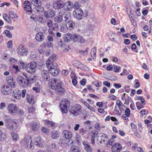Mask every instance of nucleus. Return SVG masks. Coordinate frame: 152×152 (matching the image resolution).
<instances>
[{"instance_id": "1", "label": "nucleus", "mask_w": 152, "mask_h": 152, "mask_svg": "<svg viewBox=\"0 0 152 152\" xmlns=\"http://www.w3.org/2000/svg\"><path fill=\"white\" fill-rule=\"evenodd\" d=\"M51 88L56 90L59 94H61L64 91V84L58 79H54L52 80L50 83Z\"/></svg>"}, {"instance_id": "2", "label": "nucleus", "mask_w": 152, "mask_h": 152, "mask_svg": "<svg viewBox=\"0 0 152 152\" xmlns=\"http://www.w3.org/2000/svg\"><path fill=\"white\" fill-rule=\"evenodd\" d=\"M70 104V102L67 100V108L68 107V110L70 115L75 116H77L81 113L82 108L80 105L77 104L72 106Z\"/></svg>"}, {"instance_id": "3", "label": "nucleus", "mask_w": 152, "mask_h": 152, "mask_svg": "<svg viewBox=\"0 0 152 152\" xmlns=\"http://www.w3.org/2000/svg\"><path fill=\"white\" fill-rule=\"evenodd\" d=\"M21 143L26 148H28L31 150H32L34 148L32 139L29 136L25 137L21 141Z\"/></svg>"}, {"instance_id": "4", "label": "nucleus", "mask_w": 152, "mask_h": 152, "mask_svg": "<svg viewBox=\"0 0 152 152\" xmlns=\"http://www.w3.org/2000/svg\"><path fill=\"white\" fill-rule=\"evenodd\" d=\"M32 4L35 7L33 8L34 12L40 13L44 10V8L41 7V3L40 0H31Z\"/></svg>"}, {"instance_id": "5", "label": "nucleus", "mask_w": 152, "mask_h": 152, "mask_svg": "<svg viewBox=\"0 0 152 152\" xmlns=\"http://www.w3.org/2000/svg\"><path fill=\"white\" fill-rule=\"evenodd\" d=\"M37 66L36 63L31 62L26 65L25 69L29 73H33L35 72Z\"/></svg>"}, {"instance_id": "6", "label": "nucleus", "mask_w": 152, "mask_h": 152, "mask_svg": "<svg viewBox=\"0 0 152 152\" xmlns=\"http://www.w3.org/2000/svg\"><path fill=\"white\" fill-rule=\"evenodd\" d=\"M56 55L55 54H53L46 61L47 67L48 68H49L54 66V65L56 64L54 63V62L56 61Z\"/></svg>"}, {"instance_id": "7", "label": "nucleus", "mask_w": 152, "mask_h": 152, "mask_svg": "<svg viewBox=\"0 0 152 152\" xmlns=\"http://www.w3.org/2000/svg\"><path fill=\"white\" fill-rule=\"evenodd\" d=\"M73 15L76 18L79 19H82L84 17V14L83 10L81 9H76L73 11Z\"/></svg>"}, {"instance_id": "8", "label": "nucleus", "mask_w": 152, "mask_h": 152, "mask_svg": "<svg viewBox=\"0 0 152 152\" xmlns=\"http://www.w3.org/2000/svg\"><path fill=\"white\" fill-rule=\"evenodd\" d=\"M18 109L17 106L13 104H10L8 105L7 110L8 113L11 114L15 115Z\"/></svg>"}, {"instance_id": "9", "label": "nucleus", "mask_w": 152, "mask_h": 152, "mask_svg": "<svg viewBox=\"0 0 152 152\" xmlns=\"http://www.w3.org/2000/svg\"><path fill=\"white\" fill-rule=\"evenodd\" d=\"M17 81L18 84L21 86L25 87L28 86V83H27L26 78H25L22 76H18L17 77Z\"/></svg>"}, {"instance_id": "10", "label": "nucleus", "mask_w": 152, "mask_h": 152, "mask_svg": "<svg viewBox=\"0 0 152 152\" xmlns=\"http://www.w3.org/2000/svg\"><path fill=\"white\" fill-rule=\"evenodd\" d=\"M49 71L50 73L53 76H56L58 75L59 69L58 67V65L55 64L54 66L49 68Z\"/></svg>"}, {"instance_id": "11", "label": "nucleus", "mask_w": 152, "mask_h": 152, "mask_svg": "<svg viewBox=\"0 0 152 152\" xmlns=\"http://www.w3.org/2000/svg\"><path fill=\"white\" fill-rule=\"evenodd\" d=\"M41 75L43 80L48 82L50 80V77L49 72L46 70H42L41 71Z\"/></svg>"}, {"instance_id": "12", "label": "nucleus", "mask_w": 152, "mask_h": 152, "mask_svg": "<svg viewBox=\"0 0 152 152\" xmlns=\"http://www.w3.org/2000/svg\"><path fill=\"white\" fill-rule=\"evenodd\" d=\"M34 143L37 146L41 147L43 146L44 142L41 137H38L34 139Z\"/></svg>"}, {"instance_id": "13", "label": "nucleus", "mask_w": 152, "mask_h": 152, "mask_svg": "<svg viewBox=\"0 0 152 152\" xmlns=\"http://www.w3.org/2000/svg\"><path fill=\"white\" fill-rule=\"evenodd\" d=\"M64 5V2L61 0L56 1L53 3V7L54 9H58L62 8Z\"/></svg>"}, {"instance_id": "14", "label": "nucleus", "mask_w": 152, "mask_h": 152, "mask_svg": "<svg viewBox=\"0 0 152 152\" xmlns=\"http://www.w3.org/2000/svg\"><path fill=\"white\" fill-rule=\"evenodd\" d=\"M66 99L62 100L60 103V107L62 113H66Z\"/></svg>"}, {"instance_id": "15", "label": "nucleus", "mask_w": 152, "mask_h": 152, "mask_svg": "<svg viewBox=\"0 0 152 152\" xmlns=\"http://www.w3.org/2000/svg\"><path fill=\"white\" fill-rule=\"evenodd\" d=\"M12 91L11 89L9 86L5 85L3 86L1 90L2 94L4 95L10 94Z\"/></svg>"}, {"instance_id": "16", "label": "nucleus", "mask_w": 152, "mask_h": 152, "mask_svg": "<svg viewBox=\"0 0 152 152\" xmlns=\"http://www.w3.org/2000/svg\"><path fill=\"white\" fill-rule=\"evenodd\" d=\"M17 50L18 53L21 55V56H23L28 51V49L25 48L24 46L21 45H20L18 46Z\"/></svg>"}, {"instance_id": "17", "label": "nucleus", "mask_w": 152, "mask_h": 152, "mask_svg": "<svg viewBox=\"0 0 152 152\" xmlns=\"http://www.w3.org/2000/svg\"><path fill=\"white\" fill-rule=\"evenodd\" d=\"M69 16L67 17V29L69 30H72L75 26V23L73 21H69L68 20L71 18V15L69 14Z\"/></svg>"}, {"instance_id": "18", "label": "nucleus", "mask_w": 152, "mask_h": 152, "mask_svg": "<svg viewBox=\"0 0 152 152\" xmlns=\"http://www.w3.org/2000/svg\"><path fill=\"white\" fill-rule=\"evenodd\" d=\"M23 4L24 5V9L25 10L29 12H32V6L29 1H26L24 2Z\"/></svg>"}, {"instance_id": "19", "label": "nucleus", "mask_w": 152, "mask_h": 152, "mask_svg": "<svg viewBox=\"0 0 152 152\" xmlns=\"http://www.w3.org/2000/svg\"><path fill=\"white\" fill-rule=\"evenodd\" d=\"M122 149L121 145L118 143H115L113 145L111 148L112 152H119Z\"/></svg>"}, {"instance_id": "20", "label": "nucleus", "mask_w": 152, "mask_h": 152, "mask_svg": "<svg viewBox=\"0 0 152 152\" xmlns=\"http://www.w3.org/2000/svg\"><path fill=\"white\" fill-rule=\"evenodd\" d=\"M66 130H64L62 134L63 137L61 138L60 140V142L61 143V145L62 147L66 146Z\"/></svg>"}, {"instance_id": "21", "label": "nucleus", "mask_w": 152, "mask_h": 152, "mask_svg": "<svg viewBox=\"0 0 152 152\" xmlns=\"http://www.w3.org/2000/svg\"><path fill=\"white\" fill-rule=\"evenodd\" d=\"M72 134L70 131H68L67 132V140L68 139L69 141H68L69 143L71 145H73L75 144V142L74 140L72 139Z\"/></svg>"}, {"instance_id": "22", "label": "nucleus", "mask_w": 152, "mask_h": 152, "mask_svg": "<svg viewBox=\"0 0 152 152\" xmlns=\"http://www.w3.org/2000/svg\"><path fill=\"white\" fill-rule=\"evenodd\" d=\"M21 91L18 89H16L13 91L12 96L15 98L19 99L21 98Z\"/></svg>"}, {"instance_id": "23", "label": "nucleus", "mask_w": 152, "mask_h": 152, "mask_svg": "<svg viewBox=\"0 0 152 152\" xmlns=\"http://www.w3.org/2000/svg\"><path fill=\"white\" fill-rule=\"evenodd\" d=\"M56 145L55 144L51 143L50 145L47 146V151L48 152H53L56 151Z\"/></svg>"}, {"instance_id": "24", "label": "nucleus", "mask_w": 152, "mask_h": 152, "mask_svg": "<svg viewBox=\"0 0 152 152\" xmlns=\"http://www.w3.org/2000/svg\"><path fill=\"white\" fill-rule=\"evenodd\" d=\"M26 96L27 101L30 104H33L35 102L34 96L31 94H27Z\"/></svg>"}, {"instance_id": "25", "label": "nucleus", "mask_w": 152, "mask_h": 152, "mask_svg": "<svg viewBox=\"0 0 152 152\" xmlns=\"http://www.w3.org/2000/svg\"><path fill=\"white\" fill-rule=\"evenodd\" d=\"M35 38L38 42H41L44 40L45 37L43 33L39 32L36 34Z\"/></svg>"}, {"instance_id": "26", "label": "nucleus", "mask_w": 152, "mask_h": 152, "mask_svg": "<svg viewBox=\"0 0 152 152\" xmlns=\"http://www.w3.org/2000/svg\"><path fill=\"white\" fill-rule=\"evenodd\" d=\"M7 80L8 84L11 87L15 88L16 87L15 82L14 81L12 77H8L7 78Z\"/></svg>"}, {"instance_id": "27", "label": "nucleus", "mask_w": 152, "mask_h": 152, "mask_svg": "<svg viewBox=\"0 0 152 152\" xmlns=\"http://www.w3.org/2000/svg\"><path fill=\"white\" fill-rule=\"evenodd\" d=\"M83 144L85 147V149L87 152H91L92 150V148L87 142L85 141H83Z\"/></svg>"}, {"instance_id": "28", "label": "nucleus", "mask_w": 152, "mask_h": 152, "mask_svg": "<svg viewBox=\"0 0 152 152\" xmlns=\"http://www.w3.org/2000/svg\"><path fill=\"white\" fill-rule=\"evenodd\" d=\"M31 128L34 131H37L39 129V126L35 122H32L31 124Z\"/></svg>"}, {"instance_id": "29", "label": "nucleus", "mask_w": 152, "mask_h": 152, "mask_svg": "<svg viewBox=\"0 0 152 152\" xmlns=\"http://www.w3.org/2000/svg\"><path fill=\"white\" fill-rule=\"evenodd\" d=\"M100 142L102 144L105 143V142H107L108 140V138L107 135L105 134H102L100 136Z\"/></svg>"}, {"instance_id": "30", "label": "nucleus", "mask_w": 152, "mask_h": 152, "mask_svg": "<svg viewBox=\"0 0 152 152\" xmlns=\"http://www.w3.org/2000/svg\"><path fill=\"white\" fill-rule=\"evenodd\" d=\"M55 36V34L52 31L49 32V34L47 37V39L50 42H53L54 39L53 37Z\"/></svg>"}, {"instance_id": "31", "label": "nucleus", "mask_w": 152, "mask_h": 152, "mask_svg": "<svg viewBox=\"0 0 152 152\" xmlns=\"http://www.w3.org/2000/svg\"><path fill=\"white\" fill-rule=\"evenodd\" d=\"M27 80V82L28 83V86L30 84L34 83L35 81V78H34L33 76L31 75L29 77L25 76Z\"/></svg>"}, {"instance_id": "32", "label": "nucleus", "mask_w": 152, "mask_h": 152, "mask_svg": "<svg viewBox=\"0 0 152 152\" xmlns=\"http://www.w3.org/2000/svg\"><path fill=\"white\" fill-rule=\"evenodd\" d=\"M70 151V152H81L78 146L75 145L71 146Z\"/></svg>"}, {"instance_id": "33", "label": "nucleus", "mask_w": 152, "mask_h": 152, "mask_svg": "<svg viewBox=\"0 0 152 152\" xmlns=\"http://www.w3.org/2000/svg\"><path fill=\"white\" fill-rule=\"evenodd\" d=\"M3 16L4 19L6 21L10 23H12L11 20L7 14H4Z\"/></svg>"}, {"instance_id": "34", "label": "nucleus", "mask_w": 152, "mask_h": 152, "mask_svg": "<svg viewBox=\"0 0 152 152\" xmlns=\"http://www.w3.org/2000/svg\"><path fill=\"white\" fill-rule=\"evenodd\" d=\"M51 135V137L52 139H55L58 137L59 136V134L58 133L55 131H53L52 132Z\"/></svg>"}, {"instance_id": "35", "label": "nucleus", "mask_w": 152, "mask_h": 152, "mask_svg": "<svg viewBox=\"0 0 152 152\" xmlns=\"http://www.w3.org/2000/svg\"><path fill=\"white\" fill-rule=\"evenodd\" d=\"M5 124L6 126L8 129H10L11 130H13V123L12 122L8 123H5Z\"/></svg>"}, {"instance_id": "36", "label": "nucleus", "mask_w": 152, "mask_h": 152, "mask_svg": "<svg viewBox=\"0 0 152 152\" xmlns=\"http://www.w3.org/2000/svg\"><path fill=\"white\" fill-rule=\"evenodd\" d=\"M96 135V134L95 133V132H92L91 142V143L93 145H94L95 143V140Z\"/></svg>"}, {"instance_id": "37", "label": "nucleus", "mask_w": 152, "mask_h": 152, "mask_svg": "<svg viewBox=\"0 0 152 152\" xmlns=\"http://www.w3.org/2000/svg\"><path fill=\"white\" fill-rule=\"evenodd\" d=\"M45 124L46 125L51 127H53L55 126V124L54 122L49 121H46Z\"/></svg>"}, {"instance_id": "38", "label": "nucleus", "mask_w": 152, "mask_h": 152, "mask_svg": "<svg viewBox=\"0 0 152 152\" xmlns=\"http://www.w3.org/2000/svg\"><path fill=\"white\" fill-rule=\"evenodd\" d=\"M11 136L13 140L14 141H17L18 139V134L14 132H12L11 133Z\"/></svg>"}, {"instance_id": "39", "label": "nucleus", "mask_w": 152, "mask_h": 152, "mask_svg": "<svg viewBox=\"0 0 152 152\" xmlns=\"http://www.w3.org/2000/svg\"><path fill=\"white\" fill-rule=\"evenodd\" d=\"M43 46L45 47L46 46L48 47H52L53 46V43L49 41L45 43V42L43 43Z\"/></svg>"}, {"instance_id": "40", "label": "nucleus", "mask_w": 152, "mask_h": 152, "mask_svg": "<svg viewBox=\"0 0 152 152\" xmlns=\"http://www.w3.org/2000/svg\"><path fill=\"white\" fill-rule=\"evenodd\" d=\"M10 17L12 18H17L18 16L16 14L15 12L11 11L9 12Z\"/></svg>"}, {"instance_id": "41", "label": "nucleus", "mask_w": 152, "mask_h": 152, "mask_svg": "<svg viewBox=\"0 0 152 152\" xmlns=\"http://www.w3.org/2000/svg\"><path fill=\"white\" fill-rule=\"evenodd\" d=\"M91 54L93 58H95L96 56V51L95 48H92L91 50Z\"/></svg>"}, {"instance_id": "42", "label": "nucleus", "mask_w": 152, "mask_h": 152, "mask_svg": "<svg viewBox=\"0 0 152 152\" xmlns=\"http://www.w3.org/2000/svg\"><path fill=\"white\" fill-rule=\"evenodd\" d=\"M58 45H59L60 46L61 48L63 49V50L64 51H65L66 50V48H65L66 45L61 40L59 42Z\"/></svg>"}, {"instance_id": "43", "label": "nucleus", "mask_w": 152, "mask_h": 152, "mask_svg": "<svg viewBox=\"0 0 152 152\" xmlns=\"http://www.w3.org/2000/svg\"><path fill=\"white\" fill-rule=\"evenodd\" d=\"M136 105L137 109L139 110L143 108L144 107V106L140 102H138L136 103Z\"/></svg>"}, {"instance_id": "44", "label": "nucleus", "mask_w": 152, "mask_h": 152, "mask_svg": "<svg viewBox=\"0 0 152 152\" xmlns=\"http://www.w3.org/2000/svg\"><path fill=\"white\" fill-rule=\"evenodd\" d=\"M62 20V17L61 15L56 17L55 18V21L58 23L61 22Z\"/></svg>"}, {"instance_id": "45", "label": "nucleus", "mask_w": 152, "mask_h": 152, "mask_svg": "<svg viewBox=\"0 0 152 152\" xmlns=\"http://www.w3.org/2000/svg\"><path fill=\"white\" fill-rule=\"evenodd\" d=\"M4 33L6 35V36L9 37V38H11L12 37V34L10 33V32L8 30H5L4 31Z\"/></svg>"}, {"instance_id": "46", "label": "nucleus", "mask_w": 152, "mask_h": 152, "mask_svg": "<svg viewBox=\"0 0 152 152\" xmlns=\"http://www.w3.org/2000/svg\"><path fill=\"white\" fill-rule=\"evenodd\" d=\"M73 39V35L70 33H67V42L70 41Z\"/></svg>"}, {"instance_id": "47", "label": "nucleus", "mask_w": 152, "mask_h": 152, "mask_svg": "<svg viewBox=\"0 0 152 152\" xmlns=\"http://www.w3.org/2000/svg\"><path fill=\"white\" fill-rule=\"evenodd\" d=\"M61 31L64 32H66V25L62 24L61 27Z\"/></svg>"}, {"instance_id": "48", "label": "nucleus", "mask_w": 152, "mask_h": 152, "mask_svg": "<svg viewBox=\"0 0 152 152\" xmlns=\"http://www.w3.org/2000/svg\"><path fill=\"white\" fill-rule=\"evenodd\" d=\"M125 115L127 117H129L130 114V110L129 108H126L125 111Z\"/></svg>"}, {"instance_id": "49", "label": "nucleus", "mask_w": 152, "mask_h": 152, "mask_svg": "<svg viewBox=\"0 0 152 152\" xmlns=\"http://www.w3.org/2000/svg\"><path fill=\"white\" fill-rule=\"evenodd\" d=\"M48 12H49L50 16L52 18H53L55 15V13L53 10H49V11H48Z\"/></svg>"}, {"instance_id": "50", "label": "nucleus", "mask_w": 152, "mask_h": 152, "mask_svg": "<svg viewBox=\"0 0 152 152\" xmlns=\"http://www.w3.org/2000/svg\"><path fill=\"white\" fill-rule=\"evenodd\" d=\"M116 104L118 106V107L121 112V106L123 104V103L120 100H118L116 101Z\"/></svg>"}, {"instance_id": "51", "label": "nucleus", "mask_w": 152, "mask_h": 152, "mask_svg": "<svg viewBox=\"0 0 152 152\" xmlns=\"http://www.w3.org/2000/svg\"><path fill=\"white\" fill-rule=\"evenodd\" d=\"M7 47L9 48H12V47L13 45L12 41H10L7 42Z\"/></svg>"}, {"instance_id": "52", "label": "nucleus", "mask_w": 152, "mask_h": 152, "mask_svg": "<svg viewBox=\"0 0 152 152\" xmlns=\"http://www.w3.org/2000/svg\"><path fill=\"white\" fill-rule=\"evenodd\" d=\"M131 126L132 131L134 132H136L137 131V126L133 123L131 124Z\"/></svg>"}, {"instance_id": "53", "label": "nucleus", "mask_w": 152, "mask_h": 152, "mask_svg": "<svg viewBox=\"0 0 152 152\" xmlns=\"http://www.w3.org/2000/svg\"><path fill=\"white\" fill-rule=\"evenodd\" d=\"M85 42V40L83 37L81 36H79L78 38L77 42H78L83 43Z\"/></svg>"}, {"instance_id": "54", "label": "nucleus", "mask_w": 152, "mask_h": 152, "mask_svg": "<svg viewBox=\"0 0 152 152\" xmlns=\"http://www.w3.org/2000/svg\"><path fill=\"white\" fill-rule=\"evenodd\" d=\"M79 36L77 34H75L74 36L73 35V39L74 42H77L78 38Z\"/></svg>"}, {"instance_id": "55", "label": "nucleus", "mask_w": 152, "mask_h": 152, "mask_svg": "<svg viewBox=\"0 0 152 152\" xmlns=\"http://www.w3.org/2000/svg\"><path fill=\"white\" fill-rule=\"evenodd\" d=\"M87 130L83 128H82L80 129L79 132L83 135H84L86 132Z\"/></svg>"}, {"instance_id": "56", "label": "nucleus", "mask_w": 152, "mask_h": 152, "mask_svg": "<svg viewBox=\"0 0 152 152\" xmlns=\"http://www.w3.org/2000/svg\"><path fill=\"white\" fill-rule=\"evenodd\" d=\"M72 3L71 2H70V1H69L68 4H69L68 5V6H67V8L69 10H70L72 9V7H73V5Z\"/></svg>"}, {"instance_id": "57", "label": "nucleus", "mask_w": 152, "mask_h": 152, "mask_svg": "<svg viewBox=\"0 0 152 152\" xmlns=\"http://www.w3.org/2000/svg\"><path fill=\"white\" fill-rule=\"evenodd\" d=\"M16 113L19 115H24V112L23 111V110L20 109L19 110H18L17 112Z\"/></svg>"}, {"instance_id": "58", "label": "nucleus", "mask_w": 152, "mask_h": 152, "mask_svg": "<svg viewBox=\"0 0 152 152\" xmlns=\"http://www.w3.org/2000/svg\"><path fill=\"white\" fill-rule=\"evenodd\" d=\"M147 112L145 110H142L140 112V113L141 114V116L142 117L143 116L146 114V113Z\"/></svg>"}, {"instance_id": "59", "label": "nucleus", "mask_w": 152, "mask_h": 152, "mask_svg": "<svg viewBox=\"0 0 152 152\" xmlns=\"http://www.w3.org/2000/svg\"><path fill=\"white\" fill-rule=\"evenodd\" d=\"M47 25L49 27H51L53 25V22L50 20H48L47 22Z\"/></svg>"}, {"instance_id": "60", "label": "nucleus", "mask_w": 152, "mask_h": 152, "mask_svg": "<svg viewBox=\"0 0 152 152\" xmlns=\"http://www.w3.org/2000/svg\"><path fill=\"white\" fill-rule=\"evenodd\" d=\"M80 7V6L79 4L77 2H75L74 5H73V7L74 8L76 9H79Z\"/></svg>"}, {"instance_id": "61", "label": "nucleus", "mask_w": 152, "mask_h": 152, "mask_svg": "<svg viewBox=\"0 0 152 152\" xmlns=\"http://www.w3.org/2000/svg\"><path fill=\"white\" fill-rule=\"evenodd\" d=\"M103 84L104 86H106L108 87H110V83L108 81H104L103 82Z\"/></svg>"}, {"instance_id": "62", "label": "nucleus", "mask_w": 152, "mask_h": 152, "mask_svg": "<svg viewBox=\"0 0 152 152\" xmlns=\"http://www.w3.org/2000/svg\"><path fill=\"white\" fill-rule=\"evenodd\" d=\"M86 80L85 79H83L80 80V84L81 85L84 86L86 85Z\"/></svg>"}, {"instance_id": "63", "label": "nucleus", "mask_w": 152, "mask_h": 152, "mask_svg": "<svg viewBox=\"0 0 152 152\" xmlns=\"http://www.w3.org/2000/svg\"><path fill=\"white\" fill-rule=\"evenodd\" d=\"M95 127L97 130H100L101 128V126L99 123H97L95 124Z\"/></svg>"}, {"instance_id": "64", "label": "nucleus", "mask_w": 152, "mask_h": 152, "mask_svg": "<svg viewBox=\"0 0 152 152\" xmlns=\"http://www.w3.org/2000/svg\"><path fill=\"white\" fill-rule=\"evenodd\" d=\"M72 63L74 66H76L80 63L77 60H74L72 61Z\"/></svg>"}]
</instances>
